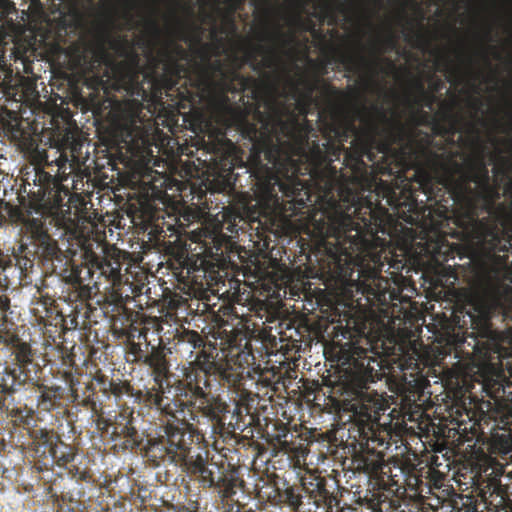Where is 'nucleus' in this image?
Instances as JSON below:
<instances>
[{
  "mask_svg": "<svg viewBox=\"0 0 512 512\" xmlns=\"http://www.w3.org/2000/svg\"><path fill=\"white\" fill-rule=\"evenodd\" d=\"M343 54H353V52H342L337 49H333L332 52L327 54L322 60H313L308 58L309 65L316 70L315 78H319L320 83L323 82L322 76L328 73V67L331 65V63L339 62L342 63L343 67H345L342 62ZM354 54L356 53L354 52ZM344 69L347 70L346 68Z\"/></svg>",
  "mask_w": 512,
  "mask_h": 512,
  "instance_id": "32",
  "label": "nucleus"
},
{
  "mask_svg": "<svg viewBox=\"0 0 512 512\" xmlns=\"http://www.w3.org/2000/svg\"><path fill=\"white\" fill-rule=\"evenodd\" d=\"M335 336L347 339L337 355L342 367L334 391L341 396L342 407L351 413L349 445L353 451V464L358 472L368 475L372 489L364 501L373 512H388L393 506V495L399 486L383 472L384 454L379 450L386 443L385 432L379 423L386 410L384 399L370 384L383 377L379 354L368 335L365 319L350 315L346 323L335 327Z\"/></svg>",
  "mask_w": 512,
  "mask_h": 512,
  "instance_id": "3",
  "label": "nucleus"
},
{
  "mask_svg": "<svg viewBox=\"0 0 512 512\" xmlns=\"http://www.w3.org/2000/svg\"><path fill=\"white\" fill-rule=\"evenodd\" d=\"M108 391L114 396H122L123 394L133 396L135 401L143 404L149 409H155L164 417H172L178 402H170V396L165 392H156L155 388L146 387L143 390H134L129 382L122 380H110L108 383Z\"/></svg>",
  "mask_w": 512,
  "mask_h": 512,
  "instance_id": "22",
  "label": "nucleus"
},
{
  "mask_svg": "<svg viewBox=\"0 0 512 512\" xmlns=\"http://www.w3.org/2000/svg\"><path fill=\"white\" fill-rule=\"evenodd\" d=\"M212 46L204 43L200 46L198 54L202 59V64H196V86L202 91H211L218 89L222 92H249L250 98L256 107L258 99H261L263 78L246 76L241 74L240 66L237 68L226 69L223 61L217 59L211 61L210 52Z\"/></svg>",
  "mask_w": 512,
  "mask_h": 512,
  "instance_id": "14",
  "label": "nucleus"
},
{
  "mask_svg": "<svg viewBox=\"0 0 512 512\" xmlns=\"http://www.w3.org/2000/svg\"><path fill=\"white\" fill-rule=\"evenodd\" d=\"M122 263L119 258L99 256L92 252L85 264L72 267L68 276L70 288L67 299L81 304L93 297L94 289L99 290L104 283V289H116L123 283Z\"/></svg>",
  "mask_w": 512,
  "mask_h": 512,
  "instance_id": "13",
  "label": "nucleus"
},
{
  "mask_svg": "<svg viewBox=\"0 0 512 512\" xmlns=\"http://www.w3.org/2000/svg\"><path fill=\"white\" fill-rule=\"evenodd\" d=\"M510 163H511V165H512V161H511Z\"/></svg>",
  "mask_w": 512,
  "mask_h": 512,
  "instance_id": "59",
  "label": "nucleus"
},
{
  "mask_svg": "<svg viewBox=\"0 0 512 512\" xmlns=\"http://www.w3.org/2000/svg\"><path fill=\"white\" fill-rule=\"evenodd\" d=\"M494 52V57L496 59H500L501 58V53L499 51H497V48H491Z\"/></svg>",
  "mask_w": 512,
  "mask_h": 512,
  "instance_id": "48",
  "label": "nucleus"
},
{
  "mask_svg": "<svg viewBox=\"0 0 512 512\" xmlns=\"http://www.w3.org/2000/svg\"><path fill=\"white\" fill-rule=\"evenodd\" d=\"M180 341L191 345L194 349H200L205 346V339L195 330H184L180 335Z\"/></svg>",
  "mask_w": 512,
  "mask_h": 512,
  "instance_id": "36",
  "label": "nucleus"
},
{
  "mask_svg": "<svg viewBox=\"0 0 512 512\" xmlns=\"http://www.w3.org/2000/svg\"><path fill=\"white\" fill-rule=\"evenodd\" d=\"M339 202L324 212L326 219L317 228L323 234V247L329 259V269L344 285L359 289L361 275L378 278L384 263L381 253L373 251V241L378 233L385 234L392 220L391 213L382 205L386 198L393 209H400L401 202L392 187L380 181L375 193L361 195L358 190L343 186Z\"/></svg>",
  "mask_w": 512,
  "mask_h": 512,
  "instance_id": "4",
  "label": "nucleus"
},
{
  "mask_svg": "<svg viewBox=\"0 0 512 512\" xmlns=\"http://www.w3.org/2000/svg\"><path fill=\"white\" fill-rule=\"evenodd\" d=\"M472 322H476V315H470Z\"/></svg>",
  "mask_w": 512,
  "mask_h": 512,
  "instance_id": "53",
  "label": "nucleus"
},
{
  "mask_svg": "<svg viewBox=\"0 0 512 512\" xmlns=\"http://www.w3.org/2000/svg\"><path fill=\"white\" fill-rule=\"evenodd\" d=\"M24 227L30 242L21 244L18 251L13 254L15 267L19 269L21 276H26L32 271L35 260H53L60 253L59 245L49 235L44 220L29 216L24 221Z\"/></svg>",
  "mask_w": 512,
  "mask_h": 512,
  "instance_id": "16",
  "label": "nucleus"
},
{
  "mask_svg": "<svg viewBox=\"0 0 512 512\" xmlns=\"http://www.w3.org/2000/svg\"><path fill=\"white\" fill-rule=\"evenodd\" d=\"M504 234L507 236L508 248L512 249V213L506 220ZM475 310L481 322L474 351L484 359L512 355V288H494L490 291L488 302L476 304Z\"/></svg>",
  "mask_w": 512,
  "mask_h": 512,
  "instance_id": "8",
  "label": "nucleus"
},
{
  "mask_svg": "<svg viewBox=\"0 0 512 512\" xmlns=\"http://www.w3.org/2000/svg\"><path fill=\"white\" fill-rule=\"evenodd\" d=\"M30 1V7L32 9L42 11L44 9V4L42 3V0H29Z\"/></svg>",
  "mask_w": 512,
  "mask_h": 512,
  "instance_id": "46",
  "label": "nucleus"
},
{
  "mask_svg": "<svg viewBox=\"0 0 512 512\" xmlns=\"http://www.w3.org/2000/svg\"><path fill=\"white\" fill-rule=\"evenodd\" d=\"M217 325L226 333L237 335L245 328L242 316H239L236 308L232 304L222 305L218 309Z\"/></svg>",
  "mask_w": 512,
  "mask_h": 512,
  "instance_id": "29",
  "label": "nucleus"
},
{
  "mask_svg": "<svg viewBox=\"0 0 512 512\" xmlns=\"http://www.w3.org/2000/svg\"><path fill=\"white\" fill-rule=\"evenodd\" d=\"M364 130L359 131L354 143L352 154L349 155V164L359 174H366V182L374 173L395 174L390 163H386L391 146L397 145L403 153L414 158H421L428 169L430 165L426 156L422 153V147L433 145V135L445 138L447 130L443 117L433 118L432 134L425 133V137L418 141L414 131L408 130L397 118L388 117L383 107L372 106V116L365 121Z\"/></svg>",
  "mask_w": 512,
  "mask_h": 512,
  "instance_id": "6",
  "label": "nucleus"
},
{
  "mask_svg": "<svg viewBox=\"0 0 512 512\" xmlns=\"http://www.w3.org/2000/svg\"><path fill=\"white\" fill-rule=\"evenodd\" d=\"M320 1L322 2V9H323V13L320 15V18L323 19L325 15H329V17H330L329 24L334 25V23L337 22V19L334 14V8H333V4H332L331 0H320Z\"/></svg>",
  "mask_w": 512,
  "mask_h": 512,
  "instance_id": "40",
  "label": "nucleus"
},
{
  "mask_svg": "<svg viewBox=\"0 0 512 512\" xmlns=\"http://www.w3.org/2000/svg\"><path fill=\"white\" fill-rule=\"evenodd\" d=\"M190 404L177 403V408L167 424L159 428L158 435L148 440L142 457L149 466L176 465L191 476H196L200 487L218 490L222 499L235 495L236 482L232 475L221 470L218 464H208L207 451L195 439L197 428Z\"/></svg>",
  "mask_w": 512,
  "mask_h": 512,
  "instance_id": "5",
  "label": "nucleus"
},
{
  "mask_svg": "<svg viewBox=\"0 0 512 512\" xmlns=\"http://www.w3.org/2000/svg\"><path fill=\"white\" fill-rule=\"evenodd\" d=\"M133 419L132 412L126 410L115 415L112 419L110 439L115 442V448L118 447L122 451L140 449V453L143 456V449L147 445L148 440L153 439L154 436H148L143 446V436L134 427ZM158 433L159 431L156 433V436Z\"/></svg>",
  "mask_w": 512,
  "mask_h": 512,
  "instance_id": "23",
  "label": "nucleus"
},
{
  "mask_svg": "<svg viewBox=\"0 0 512 512\" xmlns=\"http://www.w3.org/2000/svg\"><path fill=\"white\" fill-rule=\"evenodd\" d=\"M303 498V486L300 480L297 483L285 481L281 487H276L272 500L275 505L288 507L291 512H299Z\"/></svg>",
  "mask_w": 512,
  "mask_h": 512,
  "instance_id": "27",
  "label": "nucleus"
},
{
  "mask_svg": "<svg viewBox=\"0 0 512 512\" xmlns=\"http://www.w3.org/2000/svg\"><path fill=\"white\" fill-rule=\"evenodd\" d=\"M72 402L76 407H84L92 412V418L97 430L100 433H110L112 431V419L104 417L101 403L94 399V392L91 391L85 396H81L73 386H71Z\"/></svg>",
  "mask_w": 512,
  "mask_h": 512,
  "instance_id": "26",
  "label": "nucleus"
},
{
  "mask_svg": "<svg viewBox=\"0 0 512 512\" xmlns=\"http://www.w3.org/2000/svg\"><path fill=\"white\" fill-rule=\"evenodd\" d=\"M376 3L380 4L382 0H374Z\"/></svg>",
  "mask_w": 512,
  "mask_h": 512,
  "instance_id": "58",
  "label": "nucleus"
},
{
  "mask_svg": "<svg viewBox=\"0 0 512 512\" xmlns=\"http://www.w3.org/2000/svg\"><path fill=\"white\" fill-rule=\"evenodd\" d=\"M2 344L11 347L14 359L12 363L0 362V412H6L7 416L20 423L29 424L33 411L26 404L15 403L14 394L32 380L29 365L33 363L34 353L30 345L21 342L18 337Z\"/></svg>",
  "mask_w": 512,
  "mask_h": 512,
  "instance_id": "11",
  "label": "nucleus"
},
{
  "mask_svg": "<svg viewBox=\"0 0 512 512\" xmlns=\"http://www.w3.org/2000/svg\"><path fill=\"white\" fill-rule=\"evenodd\" d=\"M164 196H166L165 192H163L162 188L158 187L155 184H148V187L144 190V193L142 194L143 199L147 202H163Z\"/></svg>",
  "mask_w": 512,
  "mask_h": 512,
  "instance_id": "37",
  "label": "nucleus"
},
{
  "mask_svg": "<svg viewBox=\"0 0 512 512\" xmlns=\"http://www.w3.org/2000/svg\"><path fill=\"white\" fill-rule=\"evenodd\" d=\"M245 2L246 0H227L230 13L233 14L238 11Z\"/></svg>",
  "mask_w": 512,
  "mask_h": 512,
  "instance_id": "44",
  "label": "nucleus"
},
{
  "mask_svg": "<svg viewBox=\"0 0 512 512\" xmlns=\"http://www.w3.org/2000/svg\"><path fill=\"white\" fill-rule=\"evenodd\" d=\"M10 281L8 274L0 273V345L2 341H12L17 339V335L9 329L7 314L11 308V299L5 295L9 289Z\"/></svg>",
  "mask_w": 512,
  "mask_h": 512,
  "instance_id": "28",
  "label": "nucleus"
},
{
  "mask_svg": "<svg viewBox=\"0 0 512 512\" xmlns=\"http://www.w3.org/2000/svg\"><path fill=\"white\" fill-rule=\"evenodd\" d=\"M38 409L46 412L53 411L60 407V401L65 395V388L62 386H39Z\"/></svg>",
  "mask_w": 512,
  "mask_h": 512,
  "instance_id": "30",
  "label": "nucleus"
},
{
  "mask_svg": "<svg viewBox=\"0 0 512 512\" xmlns=\"http://www.w3.org/2000/svg\"><path fill=\"white\" fill-rule=\"evenodd\" d=\"M440 84H441V81L438 80V82L436 83V85L434 86V91H438L440 89Z\"/></svg>",
  "mask_w": 512,
  "mask_h": 512,
  "instance_id": "51",
  "label": "nucleus"
},
{
  "mask_svg": "<svg viewBox=\"0 0 512 512\" xmlns=\"http://www.w3.org/2000/svg\"><path fill=\"white\" fill-rule=\"evenodd\" d=\"M236 512H255V511L252 510V508H249L248 510H245V511H240V507H238Z\"/></svg>",
  "mask_w": 512,
  "mask_h": 512,
  "instance_id": "52",
  "label": "nucleus"
},
{
  "mask_svg": "<svg viewBox=\"0 0 512 512\" xmlns=\"http://www.w3.org/2000/svg\"><path fill=\"white\" fill-rule=\"evenodd\" d=\"M321 91L324 97L327 98H340L344 97L345 93L341 90H338L336 86L330 84V83H322L321 84Z\"/></svg>",
  "mask_w": 512,
  "mask_h": 512,
  "instance_id": "39",
  "label": "nucleus"
},
{
  "mask_svg": "<svg viewBox=\"0 0 512 512\" xmlns=\"http://www.w3.org/2000/svg\"><path fill=\"white\" fill-rule=\"evenodd\" d=\"M249 342L246 340V344L244 348L240 347H231L230 356L234 364H236L239 368L245 369L250 367L251 364H254L255 358L253 352L250 348H248Z\"/></svg>",
  "mask_w": 512,
  "mask_h": 512,
  "instance_id": "34",
  "label": "nucleus"
},
{
  "mask_svg": "<svg viewBox=\"0 0 512 512\" xmlns=\"http://www.w3.org/2000/svg\"><path fill=\"white\" fill-rule=\"evenodd\" d=\"M260 41H267L272 43L269 47H274V49H278L281 51L282 58L284 55H291L292 44L295 43V36L293 33H284L281 26L275 24L273 28H269L268 26L260 35ZM282 67L285 69L284 72L280 73L279 81L281 77L285 76L288 78V83L294 91V95H299L306 101L314 102V93L319 89L320 82L319 78H309L305 76H300L295 80V78L289 76V70L287 69L285 62L282 60Z\"/></svg>",
  "mask_w": 512,
  "mask_h": 512,
  "instance_id": "18",
  "label": "nucleus"
},
{
  "mask_svg": "<svg viewBox=\"0 0 512 512\" xmlns=\"http://www.w3.org/2000/svg\"><path fill=\"white\" fill-rule=\"evenodd\" d=\"M351 92H352V93H355V94H357V93H358V91H357V90H355V89H351Z\"/></svg>",
  "mask_w": 512,
  "mask_h": 512,
  "instance_id": "57",
  "label": "nucleus"
},
{
  "mask_svg": "<svg viewBox=\"0 0 512 512\" xmlns=\"http://www.w3.org/2000/svg\"><path fill=\"white\" fill-rule=\"evenodd\" d=\"M307 3L303 1H296L295 6L297 8V12L292 15V17L289 18L288 22L289 25L300 29L304 31H308V33H311L315 36H317V25L316 22L310 18H303L302 17V11L304 10V7ZM321 35V33H319Z\"/></svg>",
  "mask_w": 512,
  "mask_h": 512,
  "instance_id": "33",
  "label": "nucleus"
},
{
  "mask_svg": "<svg viewBox=\"0 0 512 512\" xmlns=\"http://www.w3.org/2000/svg\"><path fill=\"white\" fill-rule=\"evenodd\" d=\"M504 467H484L482 472L476 476L474 482L481 503L469 500L467 512H483L480 505L487 512H512V499L508 494L507 486L501 482Z\"/></svg>",
  "mask_w": 512,
  "mask_h": 512,
  "instance_id": "17",
  "label": "nucleus"
},
{
  "mask_svg": "<svg viewBox=\"0 0 512 512\" xmlns=\"http://www.w3.org/2000/svg\"><path fill=\"white\" fill-rule=\"evenodd\" d=\"M484 59H485L486 63H487L488 65H490V60L488 59V57H487V56H484Z\"/></svg>",
  "mask_w": 512,
  "mask_h": 512,
  "instance_id": "54",
  "label": "nucleus"
},
{
  "mask_svg": "<svg viewBox=\"0 0 512 512\" xmlns=\"http://www.w3.org/2000/svg\"><path fill=\"white\" fill-rule=\"evenodd\" d=\"M398 47V38L393 30H389L386 36L378 38L372 43L371 57H366L362 52L356 54H343L342 62L350 73L363 74L369 79L379 75L383 70V62L393 67V62L389 59L382 58V54L387 51L396 50Z\"/></svg>",
  "mask_w": 512,
  "mask_h": 512,
  "instance_id": "19",
  "label": "nucleus"
},
{
  "mask_svg": "<svg viewBox=\"0 0 512 512\" xmlns=\"http://www.w3.org/2000/svg\"><path fill=\"white\" fill-rule=\"evenodd\" d=\"M415 87L424 99V106L431 108L435 100V94L426 92L424 83L421 80L415 82Z\"/></svg>",
  "mask_w": 512,
  "mask_h": 512,
  "instance_id": "38",
  "label": "nucleus"
},
{
  "mask_svg": "<svg viewBox=\"0 0 512 512\" xmlns=\"http://www.w3.org/2000/svg\"><path fill=\"white\" fill-rule=\"evenodd\" d=\"M401 263H398L396 265H391L392 267L399 268Z\"/></svg>",
  "mask_w": 512,
  "mask_h": 512,
  "instance_id": "56",
  "label": "nucleus"
},
{
  "mask_svg": "<svg viewBox=\"0 0 512 512\" xmlns=\"http://www.w3.org/2000/svg\"><path fill=\"white\" fill-rule=\"evenodd\" d=\"M289 436L293 437L294 435L286 430L274 435L271 441L273 448L284 453L295 452V443L289 440Z\"/></svg>",
  "mask_w": 512,
  "mask_h": 512,
  "instance_id": "35",
  "label": "nucleus"
},
{
  "mask_svg": "<svg viewBox=\"0 0 512 512\" xmlns=\"http://www.w3.org/2000/svg\"><path fill=\"white\" fill-rule=\"evenodd\" d=\"M242 62L261 74V99L253 108L252 121L240 108L228 107L227 110L242 136L253 142L250 171L262 201L280 205L287 197L295 204H304L309 199V186L299 178V174H303L302 164H306L305 170L312 177L322 167L336 177L338 171L332 163L341 155H344L343 165L351 172V181L358 185L366 182V174H359L350 165L349 155L359 131L364 130L365 121L372 113L364 115L362 125L357 128L353 122L342 120L337 110L330 112L329 120L322 110L318 113L323 125L324 141L321 143L307 118L313 102L295 96V103L288 104L279 97V76L285 71L281 51L255 44L246 50Z\"/></svg>",
  "mask_w": 512,
  "mask_h": 512,
  "instance_id": "1",
  "label": "nucleus"
},
{
  "mask_svg": "<svg viewBox=\"0 0 512 512\" xmlns=\"http://www.w3.org/2000/svg\"><path fill=\"white\" fill-rule=\"evenodd\" d=\"M13 268L12 259L10 256L5 255L0 249V273L8 274L9 270Z\"/></svg>",
  "mask_w": 512,
  "mask_h": 512,
  "instance_id": "41",
  "label": "nucleus"
},
{
  "mask_svg": "<svg viewBox=\"0 0 512 512\" xmlns=\"http://www.w3.org/2000/svg\"><path fill=\"white\" fill-rule=\"evenodd\" d=\"M202 243V251L192 253L183 264L182 274L185 282L197 290H209L217 285L222 278L221 270H225L230 262L233 243L221 229L207 230Z\"/></svg>",
  "mask_w": 512,
  "mask_h": 512,
  "instance_id": "10",
  "label": "nucleus"
},
{
  "mask_svg": "<svg viewBox=\"0 0 512 512\" xmlns=\"http://www.w3.org/2000/svg\"><path fill=\"white\" fill-rule=\"evenodd\" d=\"M33 468L38 472L51 471L54 465L67 469L72 479L90 483L93 475L87 468L73 463L76 454L70 444L62 441L59 434L47 428H30Z\"/></svg>",
  "mask_w": 512,
  "mask_h": 512,
  "instance_id": "15",
  "label": "nucleus"
},
{
  "mask_svg": "<svg viewBox=\"0 0 512 512\" xmlns=\"http://www.w3.org/2000/svg\"><path fill=\"white\" fill-rule=\"evenodd\" d=\"M339 8H340V10H341V9H344V4H343V3H340V4H339Z\"/></svg>",
  "mask_w": 512,
  "mask_h": 512,
  "instance_id": "55",
  "label": "nucleus"
},
{
  "mask_svg": "<svg viewBox=\"0 0 512 512\" xmlns=\"http://www.w3.org/2000/svg\"><path fill=\"white\" fill-rule=\"evenodd\" d=\"M239 380V375L234 374L232 370L225 369L213 359V355L201 350L197 353L195 360L190 362V367L184 371V377L177 379L172 388L175 390L174 399L170 402L189 403L192 412L197 416L194 420L197 433L195 439L199 437V416L195 411L196 402H198V412L207 419L211 434L218 435L226 439L232 433L231 423L227 424V414L229 407L227 402L219 396L211 394L212 386L222 384L235 386Z\"/></svg>",
  "mask_w": 512,
  "mask_h": 512,
  "instance_id": "7",
  "label": "nucleus"
},
{
  "mask_svg": "<svg viewBox=\"0 0 512 512\" xmlns=\"http://www.w3.org/2000/svg\"><path fill=\"white\" fill-rule=\"evenodd\" d=\"M422 153L430 165V170L436 173H443L447 178V186L455 202L463 203L466 208L468 223L472 226L484 225L479 218L478 190L476 185L473 158H470L465 165L455 161L451 156L435 152L429 147H422Z\"/></svg>",
  "mask_w": 512,
  "mask_h": 512,
  "instance_id": "12",
  "label": "nucleus"
},
{
  "mask_svg": "<svg viewBox=\"0 0 512 512\" xmlns=\"http://www.w3.org/2000/svg\"><path fill=\"white\" fill-rule=\"evenodd\" d=\"M420 117L422 123L427 122V120L430 118V116L426 112H421Z\"/></svg>",
  "mask_w": 512,
  "mask_h": 512,
  "instance_id": "47",
  "label": "nucleus"
},
{
  "mask_svg": "<svg viewBox=\"0 0 512 512\" xmlns=\"http://www.w3.org/2000/svg\"><path fill=\"white\" fill-rule=\"evenodd\" d=\"M148 27L149 29L152 31L153 34L155 35H160L161 33V30H160V27L158 26L157 24V21L154 20V19H149L148 20Z\"/></svg>",
  "mask_w": 512,
  "mask_h": 512,
  "instance_id": "45",
  "label": "nucleus"
},
{
  "mask_svg": "<svg viewBox=\"0 0 512 512\" xmlns=\"http://www.w3.org/2000/svg\"><path fill=\"white\" fill-rule=\"evenodd\" d=\"M486 38L488 41H492V37H491V28H489L485 34Z\"/></svg>",
  "mask_w": 512,
  "mask_h": 512,
  "instance_id": "50",
  "label": "nucleus"
},
{
  "mask_svg": "<svg viewBox=\"0 0 512 512\" xmlns=\"http://www.w3.org/2000/svg\"><path fill=\"white\" fill-rule=\"evenodd\" d=\"M140 337L145 340L144 348L141 343H132L130 352L134 355L135 361L147 365L152 370L154 385L151 388L168 395L171 393L173 384H171L170 364L166 359L164 348L148 343L146 334H140Z\"/></svg>",
  "mask_w": 512,
  "mask_h": 512,
  "instance_id": "20",
  "label": "nucleus"
},
{
  "mask_svg": "<svg viewBox=\"0 0 512 512\" xmlns=\"http://www.w3.org/2000/svg\"><path fill=\"white\" fill-rule=\"evenodd\" d=\"M70 0H57L56 3H52L50 6V10L53 14L58 13L60 17H63L67 13V6L65 3L69 2Z\"/></svg>",
  "mask_w": 512,
  "mask_h": 512,
  "instance_id": "42",
  "label": "nucleus"
},
{
  "mask_svg": "<svg viewBox=\"0 0 512 512\" xmlns=\"http://www.w3.org/2000/svg\"><path fill=\"white\" fill-rule=\"evenodd\" d=\"M455 103V101L450 104L443 101L441 104L442 117L443 121H445V129L447 130L445 138H447L449 143H453L455 135L459 132L461 121V117L455 113Z\"/></svg>",
  "mask_w": 512,
  "mask_h": 512,
  "instance_id": "31",
  "label": "nucleus"
},
{
  "mask_svg": "<svg viewBox=\"0 0 512 512\" xmlns=\"http://www.w3.org/2000/svg\"><path fill=\"white\" fill-rule=\"evenodd\" d=\"M106 39L121 59H112L102 44L93 55L86 85L96 92L124 91L131 98L127 102L128 115L118 129V148L128 161L149 162L153 157L152 126L142 117L144 102L156 107L163 105L164 97L181 93L178 86L181 79L184 84L191 79L190 53L182 44L170 40L162 45L156 57L148 59L147 66H142L135 43L128 36L102 35L103 42Z\"/></svg>",
  "mask_w": 512,
  "mask_h": 512,
  "instance_id": "2",
  "label": "nucleus"
},
{
  "mask_svg": "<svg viewBox=\"0 0 512 512\" xmlns=\"http://www.w3.org/2000/svg\"><path fill=\"white\" fill-rule=\"evenodd\" d=\"M57 171L55 174L43 169H36L33 182H27L30 187L28 213H36L43 220L44 215L63 220H73V207L77 209L78 198L70 190L68 180L73 170L66 153H60L54 160ZM73 213V214H72Z\"/></svg>",
  "mask_w": 512,
  "mask_h": 512,
  "instance_id": "9",
  "label": "nucleus"
},
{
  "mask_svg": "<svg viewBox=\"0 0 512 512\" xmlns=\"http://www.w3.org/2000/svg\"><path fill=\"white\" fill-rule=\"evenodd\" d=\"M303 495L308 496L317 506H325L331 509L337 498L328 488V480L321 475H308L302 479Z\"/></svg>",
  "mask_w": 512,
  "mask_h": 512,
  "instance_id": "25",
  "label": "nucleus"
},
{
  "mask_svg": "<svg viewBox=\"0 0 512 512\" xmlns=\"http://www.w3.org/2000/svg\"><path fill=\"white\" fill-rule=\"evenodd\" d=\"M476 179V188L478 190V209L480 213H487L488 217L483 220L488 221L489 216L494 212L495 201L500 197L497 186L492 185L491 174L485 164L482 156L473 158Z\"/></svg>",
  "mask_w": 512,
  "mask_h": 512,
  "instance_id": "24",
  "label": "nucleus"
},
{
  "mask_svg": "<svg viewBox=\"0 0 512 512\" xmlns=\"http://www.w3.org/2000/svg\"><path fill=\"white\" fill-rule=\"evenodd\" d=\"M488 393L492 399L512 406V382L510 380L495 383ZM496 428L502 433L495 434L492 443L493 449L501 455H510L509 458L512 459V408L496 419Z\"/></svg>",
  "mask_w": 512,
  "mask_h": 512,
  "instance_id": "21",
  "label": "nucleus"
},
{
  "mask_svg": "<svg viewBox=\"0 0 512 512\" xmlns=\"http://www.w3.org/2000/svg\"><path fill=\"white\" fill-rule=\"evenodd\" d=\"M406 40L409 43H415L416 46H421L423 44H427V40L425 38V35L422 33H416V34H407Z\"/></svg>",
  "mask_w": 512,
  "mask_h": 512,
  "instance_id": "43",
  "label": "nucleus"
},
{
  "mask_svg": "<svg viewBox=\"0 0 512 512\" xmlns=\"http://www.w3.org/2000/svg\"><path fill=\"white\" fill-rule=\"evenodd\" d=\"M441 60H442V62L444 64V66H446V67L449 66V59H448L447 56L442 57Z\"/></svg>",
  "mask_w": 512,
  "mask_h": 512,
  "instance_id": "49",
  "label": "nucleus"
}]
</instances>
